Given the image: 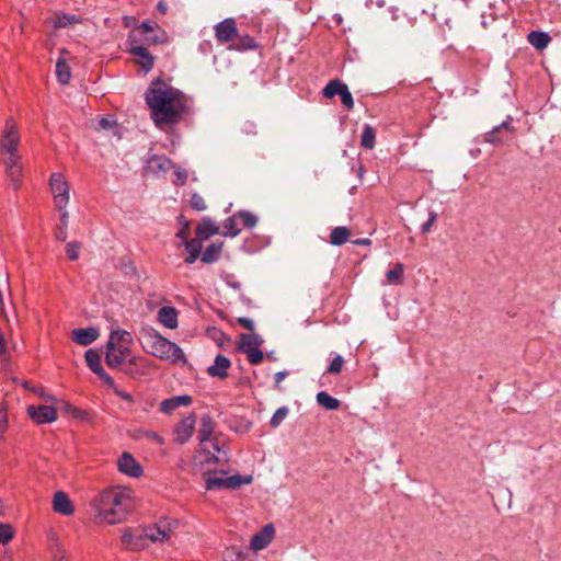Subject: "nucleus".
Here are the masks:
<instances>
[{
	"label": "nucleus",
	"mask_w": 561,
	"mask_h": 561,
	"mask_svg": "<svg viewBox=\"0 0 561 561\" xmlns=\"http://www.w3.org/2000/svg\"><path fill=\"white\" fill-rule=\"evenodd\" d=\"M135 505L133 490L121 485H113L100 491L91 502L94 520L102 526L123 524L131 514Z\"/></svg>",
	"instance_id": "f257e3e1"
},
{
	"label": "nucleus",
	"mask_w": 561,
	"mask_h": 561,
	"mask_svg": "<svg viewBox=\"0 0 561 561\" xmlns=\"http://www.w3.org/2000/svg\"><path fill=\"white\" fill-rule=\"evenodd\" d=\"M145 99L157 127L174 124L185 110L183 93L161 80L149 85Z\"/></svg>",
	"instance_id": "f03ea898"
},
{
	"label": "nucleus",
	"mask_w": 561,
	"mask_h": 561,
	"mask_svg": "<svg viewBox=\"0 0 561 561\" xmlns=\"http://www.w3.org/2000/svg\"><path fill=\"white\" fill-rule=\"evenodd\" d=\"M138 340L146 353L161 360L181 365L187 362L184 352L176 343L162 336L150 325H142L139 329Z\"/></svg>",
	"instance_id": "7ed1b4c3"
},
{
	"label": "nucleus",
	"mask_w": 561,
	"mask_h": 561,
	"mask_svg": "<svg viewBox=\"0 0 561 561\" xmlns=\"http://www.w3.org/2000/svg\"><path fill=\"white\" fill-rule=\"evenodd\" d=\"M131 343L133 337L129 332L122 329L113 330L106 343V364L111 368H119L127 363L149 367V363L144 357L131 355Z\"/></svg>",
	"instance_id": "20e7f679"
},
{
	"label": "nucleus",
	"mask_w": 561,
	"mask_h": 561,
	"mask_svg": "<svg viewBox=\"0 0 561 561\" xmlns=\"http://www.w3.org/2000/svg\"><path fill=\"white\" fill-rule=\"evenodd\" d=\"M252 480V476H227L225 471H218L205 479V488L207 491L219 489L234 490L241 485L250 484Z\"/></svg>",
	"instance_id": "39448f33"
},
{
	"label": "nucleus",
	"mask_w": 561,
	"mask_h": 561,
	"mask_svg": "<svg viewBox=\"0 0 561 561\" xmlns=\"http://www.w3.org/2000/svg\"><path fill=\"white\" fill-rule=\"evenodd\" d=\"M49 192L53 196L54 207L62 208L70 202V185L66 176L60 172H54L49 176Z\"/></svg>",
	"instance_id": "423d86ee"
},
{
	"label": "nucleus",
	"mask_w": 561,
	"mask_h": 561,
	"mask_svg": "<svg viewBox=\"0 0 561 561\" xmlns=\"http://www.w3.org/2000/svg\"><path fill=\"white\" fill-rule=\"evenodd\" d=\"M176 522H159L158 524L142 529L145 540L152 543H165L175 536Z\"/></svg>",
	"instance_id": "0eeeda50"
},
{
	"label": "nucleus",
	"mask_w": 561,
	"mask_h": 561,
	"mask_svg": "<svg viewBox=\"0 0 561 561\" xmlns=\"http://www.w3.org/2000/svg\"><path fill=\"white\" fill-rule=\"evenodd\" d=\"M263 340L257 334L242 333L239 335V350L244 353L252 365L263 360V352L260 350Z\"/></svg>",
	"instance_id": "6e6552de"
},
{
	"label": "nucleus",
	"mask_w": 561,
	"mask_h": 561,
	"mask_svg": "<svg viewBox=\"0 0 561 561\" xmlns=\"http://www.w3.org/2000/svg\"><path fill=\"white\" fill-rule=\"evenodd\" d=\"M20 145V134L15 122L10 117L5 121V126L1 135L0 148L2 153L18 152Z\"/></svg>",
	"instance_id": "1a4fd4ad"
},
{
	"label": "nucleus",
	"mask_w": 561,
	"mask_h": 561,
	"mask_svg": "<svg viewBox=\"0 0 561 561\" xmlns=\"http://www.w3.org/2000/svg\"><path fill=\"white\" fill-rule=\"evenodd\" d=\"M27 414L36 424H48L57 420L56 409L47 404L28 405Z\"/></svg>",
	"instance_id": "9d476101"
},
{
	"label": "nucleus",
	"mask_w": 561,
	"mask_h": 561,
	"mask_svg": "<svg viewBox=\"0 0 561 561\" xmlns=\"http://www.w3.org/2000/svg\"><path fill=\"white\" fill-rule=\"evenodd\" d=\"M196 425V417L194 414L184 416L174 427L173 434L176 443L183 445L193 435Z\"/></svg>",
	"instance_id": "9b49d317"
},
{
	"label": "nucleus",
	"mask_w": 561,
	"mask_h": 561,
	"mask_svg": "<svg viewBox=\"0 0 561 561\" xmlns=\"http://www.w3.org/2000/svg\"><path fill=\"white\" fill-rule=\"evenodd\" d=\"M129 50L137 58V62L145 69L146 72L151 70L153 67V57L149 54L148 49L137 44L135 33H131L128 37Z\"/></svg>",
	"instance_id": "f8f14e48"
},
{
	"label": "nucleus",
	"mask_w": 561,
	"mask_h": 561,
	"mask_svg": "<svg viewBox=\"0 0 561 561\" xmlns=\"http://www.w3.org/2000/svg\"><path fill=\"white\" fill-rule=\"evenodd\" d=\"M117 468L121 473L130 478H139L144 472L141 465L129 453H123L118 457Z\"/></svg>",
	"instance_id": "ddd939ff"
},
{
	"label": "nucleus",
	"mask_w": 561,
	"mask_h": 561,
	"mask_svg": "<svg viewBox=\"0 0 561 561\" xmlns=\"http://www.w3.org/2000/svg\"><path fill=\"white\" fill-rule=\"evenodd\" d=\"M238 36L236 21L232 18L225 19L215 25V37L217 42L229 43Z\"/></svg>",
	"instance_id": "4468645a"
},
{
	"label": "nucleus",
	"mask_w": 561,
	"mask_h": 561,
	"mask_svg": "<svg viewBox=\"0 0 561 561\" xmlns=\"http://www.w3.org/2000/svg\"><path fill=\"white\" fill-rule=\"evenodd\" d=\"M84 357H85L87 365L95 375H98L106 385L114 386L113 378L108 374L105 373V370L103 369V367L101 365V356L98 351L92 350V348L88 350L85 352Z\"/></svg>",
	"instance_id": "2eb2a0df"
},
{
	"label": "nucleus",
	"mask_w": 561,
	"mask_h": 561,
	"mask_svg": "<svg viewBox=\"0 0 561 561\" xmlns=\"http://www.w3.org/2000/svg\"><path fill=\"white\" fill-rule=\"evenodd\" d=\"M275 536V529L273 525L268 524L264 526L260 531L253 535L250 541V548L253 551H260L265 549Z\"/></svg>",
	"instance_id": "dca6fc26"
},
{
	"label": "nucleus",
	"mask_w": 561,
	"mask_h": 561,
	"mask_svg": "<svg viewBox=\"0 0 561 561\" xmlns=\"http://www.w3.org/2000/svg\"><path fill=\"white\" fill-rule=\"evenodd\" d=\"M100 336V332L96 328H80L71 331L72 341L79 345L87 346L96 341Z\"/></svg>",
	"instance_id": "f3484780"
},
{
	"label": "nucleus",
	"mask_w": 561,
	"mask_h": 561,
	"mask_svg": "<svg viewBox=\"0 0 561 561\" xmlns=\"http://www.w3.org/2000/svg\"><path fill=\"white\" fill-rule=\"evenodd\" d=\"M122 542L126 549L139 550L145 547V537L142 530L127 528L122 534Z\"/></svg>",
	"instance_id": "a211bd4d"
},
{
	"label": "nucleus",
	"mask_w": 561,
	"mask_h": 561,
	"mask_svg": "<svg viewBox=\"0 0 561 561\" xmlns=\"http://www.w3.org/2000/svg\"><path fill=\"white\" fill-rule=\"evenodd\" d=\"M142 36V39L149 44H158L167 41V34L164 31L156 33L154 27L149 22H144L140 27L134 32Z\"/></svg>",
	"instance_id": "6ab92c4d"
},
{
	"label": "nucleus",
	"mask_w": 561,
	"mask_h": 561,
	"mask_svg": "<svg viewBox=\"0 0 561 561\" xmlns=\"http://www.w3.org/2000/svg\"><path fill=\"white\" fill-rule=\"evenodd\" d=\"M149 172L161 175L172 169V161L163 154H153L147 161Z\"/></svg>",
	"instance_id": "aec40b11"
},
{
	"label": "nucleus",
	"mask_w": 561,
	"mask_h": 561,
	"mask_svg": "<svg viewBox=\"0 0 561 561\" xmlns=\"http://www.w3.org/2000/svg\"><path fill=\"white\" fill-rule=\"evenodd\" d=\"M53 510L61 515L69 516L75 512V506L67 493L58 491L53 499Z\"/></svg>",
	"instance_id": "412c9836"
},
{
	"label": "nucleus",
	"mask_w": 561,
	"mask_h": 561,
	"mask_svg": "<svg viewBox=\"0 0 561 561\" xmlns=\"http://www.w3.org/2000/svg\"><path fill=\"white\" fill-rule=\"evenodd\" d=\"M231 366V362L226 356L219 354L215 357L214 364L207 368V373L211 377L225 379L228 376V369Z\"/></svg>",
	"instance_id": "4be33fe9"
},
{
	"label": "nucleus",
	"mask_w": 561,
	"mask_h": 561,
	"mask_svg": "<svg viewBox=\"0 0 561 561\" xmlns=\"http://www.w3.org/2000/svg\"><path fill=\"white\" fill-rule=\"evenodd\" d=\"M157 319L160 324L168 329H176L178 328V311L174 307L164 306L159 309Z\"/></svg>",
	"instance_id": "5701e85b"
},
{
	"label": "nucleus",
	"mask_w": 561,
	"mask_h": 561,
	"mask_svg": "<svg viewBox=\"0 0 561 561\" xmlns=\"http://www.w3.org/2000/svg\"><path fill=\"white\" fill-rule=\"evenodd\" d=\"M185 250L187 251V256L185 257L186 264H193L199 256L203 248V240L196 236V238L191 240H185L182 242Z\"/></svg>",
	"instance_id": "b1692460"
},
{
	"label": "nucleus",
	"mask_w": 561,
	"mask_h": 561,
	"mask_svg": "<svg viewBox=\"0 0 561 561\" xmlns=\"http://www.w3.org/2000/svg\"><path fill=\"white\" fill-rule=\"evenodd\" d=\"M192 403V398L187 394L176 396L165 399L160 404V410L164 413H171L179 407H186Z\"/></svg>",
	"instance_id": "393cba45"
},
{
	"label": "nucleus",
	"mask_w": 561,
	"mask_h": 561,
	"mask_svg": "<svg viewBox=\"0 0 561 561\" xmlns=\"http://www.w3.org/2000/svg\"><path fill=\"white\" fill-rule=\"evenodd\" d=\"M60 54L61 56L58 58L56 64V77L60 84H67L71 79V71L67 64L66 57L64 56L67 54V51L62 49Z\"/></svg>",
	"instance_id": "a878e982"
},
{
	"label": "nucleus",
	"mask_w": 561,
	"mask_h": 561,
	"mask_svg": "<svg viewBox=\"0 0 561 561\" xmlns=\"http://www.w3.org/2000/svg\"><path fill=\"white\" fill-rule=\"evenodd\" d=\"M218 232V226L209 218H204L196 228V236L202 240H206Z\"/></svg>",
	"instance_id": "bb28decb"
},
{
	"label": "nucleus",
	"mask_w": 561,
	"mask_h": 561,
	"mask_svg": "<svg viewBox=\"0 0 561 561\" xmlns=\"http://www.w3.org/2000/svg\"><path fill=\"white\" fill-rule=\"evenodd\" d=\"M215 431V423L210 416L205 415L201 420V427L198 431V438L201 443L209 440Z\"/></svg>",
	"instance_id": "cd10ccee"
},
{
	"label": "nucleus",
	"mask_w": 561,
	"mask_h": 561,
	"mask_svg": "<svg viewBox=\"0 0 561 561\" xmlns=\"http://www.w3.org/2000/svg\"><path fill=\"white\" fill-rule=\"evenodd\" d=\"M222 245V242H213L211 244H209L202 253V261L204 263L216 262L221 254Z\"/></svg>",
	"instance_id": "c85d7f7f"
},
{
	"label": "nucleus",
	"mask_w": 561,
	"mask_h": 561,
	"mask_svg": "<svg viewBox=\"0 0 561 561\" xmlns=\"http://www.w3.org/2000/svg\"><path fill=\"white\" fill-rule=\"evenodd\" d=\"M527 39L537 49H545L550 43V36L545 32L531 31Z\"/></svg>",
	"instance_id": "c756f323"
},
{
	"label": "nucleus",
	"mask_w": 561,
	"mask_h": 561,
	"mask_svg": "<svg viewBox=\"0 0 561 561\" xmlns=\"http://www.w3.org/2000/svg\"><path fill=\"white\" fill-rule=\"evenodd\" d=\"M351 236L348 228L344 226L335 227L330 234V243L333 245L344 244Z\"/></svg>",
	"instance_id": "7c9ffc66"
},
{
	"label": "nucleus",
	"mask_w": 561,
	"mask_h": 561,
	"mask_svg": "<svg viewBox=\"0 0 561 561\" xmlns=\"http://www.w3.org/2000/svg\"><path fill=\"white\" fill-rule=\"evenodd\" d=\"M316 399L319 405L330 411L336 410L340 407V401L325 391L318 392Z\"/></svg>",
	"instance_id": "2f4dec72"
},
{
	"label": "nucleus",
	"mask_w": 561,
	"mask_h": 561,
	"mask_svg": "<svg viewBox=\"0 0 561 561\" xmlns=\"http://www.w3.org/2000/svg\"><path fill=\"white\" fill-rule=\"evenodd\" d=\"M404 266L402 263H396L391 270L386 273L387 283L398 285L402 283Z\"/></svg>",
	"instance_id": "473e14b6"
},
{
	"label": "nucleus",
	"mask_w": 561,
	"mask_h": 561,
	"mask_svg": "<svg viewBox=\"0 0 561 561\" xmlns=\"http://www.w3.org/2000/svg\"><path fill=\"white\" fill-rule=\"evenodd\" d=\"M236 215L227 218L222 224V234L226 237H236L240 233V225Z\"/></svg>",
	"instance_id": "72a5a7b5"
},
{
	"label": "nucleus",
	"mask_w": 561,
	"mask_h": 561,
	"mask_svg": "<svg viewBox=\"0 0 561 561\" xmlns=\"http://www.w3.org/2000/svg\"><path fill=\"white\" fill-rule=\"evenodd\" d=\"M224 561H247V552L240 547H229L224 551Z\"/></svg>",
	"instance_id": "f704fd0d"
},
{
	"label": "nucleus",
	"mask_w": 561,
	"mask_h": 561,
	"mask_svg": "<svg viewBox=\"0 0 561 561\" xmlns=\"http://www.w3.org/2000/svg\"><path fill=\"white\" fill-rule=\"evenodd\" d=\"M80 19L77 15L57 14L51 19L55 28L67 27L70 24L79 23Z\"/></svg>",
	"instance_id": "c9c22d12"
},
{
	"label": "nucleus",
	"mask_w": 561,
	"mask_h": 561,
	"mask_svg": "<svg viewBox=\"0 0 561 561\" xmlns=\"http://www.w3.org/2000/svg\"><path fill=\"white\" fill-rule=\"evenodd\" d=\"M376 133L375 129L366 124L363 128V134L360 138V144L363 147L367 149H373L375 147Z\"/></svg>",
	"instance_id": "e433bc0d"
},
{
	"label": "nucleus",
	"mask_w": 561,
	"mask_h": 561,
	"mask_svg": "<svg viewBox=\"0 0 561 561\" xmlns=\"http://www.w3.org/2000/svg\"><path fill=\"white\" fill-rule=\"evenodd\" d=\"M345 84L339 80H331L323 89V95L329 99L334 98L335 95H340L342 92V87Z\"/></svg>",
	"instance_id": "4c0bfd02"
},
{
	"label": "nucleus",
	"mask_w": 561,
	"mask_h": 561,
	"mask_svg": "<svg viewBox=\"0 0 561 561\" xmlns=\"http://www.w3.org/2000/svg\"><path fill=\"white\" fill-rule=\"evenodd\" d=\"M236 216L243 227L253 228L257 224V217L252 213L239 211Z\"/></svg>",
	"instance_id": "58836bf2"
},
{
	"label": "nucleus",
	"mask_w": 561,
	"mask_h": 561,
	"mask_svg": "<svg viewBox=\"0 0 561 561\" xmlns=\"http://www.w3.org/2000/svg\"><path fill=\"white\" fill-rule=\"evenodd\" d=\"M288 413H289L288 408H286V407L278 408L274 412L273 416L271 417V421H270L271 426L274 428L278 427L282 424V422L287 417Z\"/></svg>",
	"instance_id": "ea45409f"
},
{
	"label": "nucleus",
	"mask_w": 561,
	"mask_h": 561,
	"mask_svg": "<svg viewBox=\"0 0 561 561\" xmlns=\"http://www.w3.org/2000/svg\"><path fill=\"white\" fill-rule=\"evenodd\" d=\"M14 537V529L10 524L0 523V543H8Z\"/></svg>",
	"instance_id": "a19ab883"
},
{
	"label": "nucleus",
	"mask_w": 561,
	"mask_h": 561,
	"mask_svg": "<svg viewBox=\"0 0 561 561\" xmlns=\"http://www.w3.org/2000/svg\"><path fill=\"white\" fill-rule=\"evenodd\" d=\"M343 365H344V358L341 355H336L331 360L325 373L331 374V375L340 374L342 371Z\"/></svg>",
	"instance_id": "79ce46f5"
},
{
	"label": "nucleus",
	"mask_w": 561,
	"mask_h": 561,
	"mask_svg": "<svg viewBox=\"0 0 561 561\" xmlns=\"http://www.w3.org/2000/svg\"><path fill=\"white\" fill-rule=\"evenodd\" d=\"M7 174L10 178L13 188L16 190L22 179V165L7 169Z\"/></svg>",
	"instance_id": "37998d69"
},
{
	"label": "nucleus",
	"mask_w": 561,
	"mask_h": 561,
	"mask_svg": "<svg viewBox=\"0 0 561 561\" xmlns=\"http://www.w3.org/2000/svg\"><path fill=\"white\" fill-rule=\"evenodd\" d=\"M510 125L507 122H503L501 125L494 127L486 136H485V139L488 142H491V144H501L503 141L502 138L497 137V134L500 133L501 129L503 128H508Z\"/></svg>",
	"instance_id": "c03bdc74"
},
{
	"label": "nucleus",
	"mask_w": 561,
	"mask_h": 561,
	"mask_svg": "<svg viewBox=\"0 0 561 561\" xmlns=\"http://www.w3.org/2000/svg\"><path fill=\"white\" fill-rule=\"evenodd\" d=\"M3 154H4L3 163L5 165V170L21 165V156L19 154V152H9V153H3Z\"/></svg>",
	"instance_id": "a18cd8bd"
},
{
	"label": "nucleus",
	"mask_w": 561,
	"mask_h": 561,
	"mask_svg": "<svg viewBox=\"0 0 561 561\" xmlns=\"http://www.w3.org/2000/svg\"><path fill=\"white\" fill-rule=\"evenodd\" d=\"M81 245L79 242H69L66 245V254L69 260L75 261L79 257Z\"/></svg>",
	"instance_id": "49530a36"
},
{
	"label": "nucleus",
	"mask_w": 561,
	"mask_h": 561,
	"mask_svg": "<svg viewBox=\"0 0 561 561\" xmlns=\"http://www.w3.org/2000/svg\"><path fill=\"white\" fill-rule=\"evenodd\" d=\"M340 98H341V102L342 104L347 108V110H352L354 107V101H353V96L347 88V85L345 84L344 87H342V92L340 94Z\"/></svg>",
	"instance_id": "de8ad7c7"
},
{
	"label": "nucleus",
	"mask_w": 561,
	"mask_h": 561,
	"mask_svg": "<svg viewBox=\"0 0 561 561\" xmlns=\"http://www.w3.org/2000/svg\"><path fill=\"white\" fill-rule=\"evenodd\" d=\"M190 203L192 208L198 211H203L207 207L204 198L197 193L192 194Z\"/></svg>",
	"instance_id": "09e8293b"
},
{
	"label": "nucleus",
	"mask_w": 561,
	"mask_h": 561,
	"mask_svg": "<svg viewBox=\"0 0 561 561\" xmlns=\"http://www.w3.org/2000/svg\"><path fill=\"white\" fill-rule=\"evenodd\" d=\"M255 47V42L251 36H244L241 42L236 44L232 48L237 50H247Z\"/></svg>",
	"instance_id": "8fccbe9b"
},
{
	"label": "nucleus",
	"mask_w": 561,
	"mask_h": 561,
	"mask_svg": "<svg viewBox=\"0 0 561 561\" xmlns=\"http://www.w3.org/2000/svg\"><path fill=\"white\" fill-rule=\"evenodd\" d=\"M175 180L174 183L176 185H184L187 180V172L182 168H176L174 170Z\"/></svg>",
	"instance_id": "3c124183"
},
{
	"label": "nucleus",
	"mask_w": 561,
	"mask_h": 561,
	"mask_svg": "<svg viewBox=\"0 0 561 561\" xmlns=\"http://www.w3.org/2000/svg\"><path fill=\"white\" fill-rule=\"evenodd\" d=\"M436 219H437V214L435 211L431 210L428 213V220L422 225L421 231L423 233L430 232V230H431L432 226L434 225V222L436 221Z\"/></svg>",
	"instance_id": "603ef678"
},
{
	"label": "nucleus",
	"mask_w": 561,
	"mask_h": 561,
	"mask_svg": "<svg viewBox=\"0 0 561 561\" xmlns=\"http://www.w3.org/2000/svg\"><path fill=\"white\" fill-rule=\"evenodd\" d=\"M32 391L41 397L45 402L55 403L57 401L55 396L45 392L42 388H33Z\"/></svg>",
	"instance_id": "864d4df0"
},
{
	"label": "nucleus",
	"mask_w": 561,
	"mask_h": 561,
	"mask_svg": "<svg viewBox=\"0 0 561 561\" xmlns=\"http://www.w3.org/2000/svg\"><path fill=\"white\" fill-rule=\"evenodd\" d=\"M68 237V226L57 225L55 229V238L58 241H65Z\"/></svg>",
	"instance_id": "5fc2aeb1"
},
{
	"label": "nucleus",
	"mask_w": 561,
	"mask_h": 561,
	"mask_svg": "<svg viewBox=\"0 0 561 561\" xmlns=\"http://www.w3.org/2000/svg\"><path fill=\"white\" fill-rule=\"evenodd\" d=\"M57 211H59V222L58 225L68 226L69 224V211L67 210V206H64L62 208H55Z\"/></svg>",
	"instance_id": "6e6d98bb"
},
{
	"label": "nucleus",
	"mask_w": 561,
	"mask_h": 561,
	"mask_svg": "<svg viewBox=\"0 0 561 561\" xmlns=\"http://www.w3.org/2000/svg\"><path fill=\"white\" fill-rule=\"evenodd\" d=\"M99 125L102 129L107 130L115 126V121L111 116L101 117L99 121Z\"/></svg>",
	"instance_id": "4d7b16f0"
},
{
	"label": "nucleus",
	"mask_w": 561,
	"mask_h": 561,
	"mask_svg": "<svg viewBox=\"0 0 561 561\" xmlns=\"http://www.w3.org/2000/svg\"><path fill=\"white\" fill-rule=\"evenodd\" d=\"M113 388V391L116 396H118L121 399L127 401V402H133L134 399H133V396L124 390H121L119 388H117L115 385L114 386H111Z\"/></svg>",
	"instance_id": "13d9d810"
},
{
	"label": "nucleus",
	"mask_w": 561,
	"mask_h": 561,
	"mask_svg": "<svg viewBox=\"0 0 561 561\" xmlns=\"http://www.w3.org/2000/svg\"><path fill=\"white\" fill-rule=\"evenodd\" d=\"M8 420L5 410L0 405V437L7 431Z\"/></svg>",
	"instance_id": "bf43d9fd"
},
{
	"label": "nucleus",
	"mask_w": 561,
	"mask_h": 561,
	"mask_svg": "<svg viewBox=\"0 0 561 561\" xmlns=\"http://www.w3.org/2000/svg\"><path fill=\"white\" fill-rule=\"evenodd\" d=\"M237 321L244 329H247L249 331H253L254 330V322L250 318L241 317V318H238Z\"/></svg>",
	"instance_id": "052dcab7"
},
{
	"label": "nucleus",
	"mask_w": 561,
	"mask_h": 561,
	"mask_svg": "<svg viewBox=\"0 0 561 561\" xmlns=\"http://www.w3.org/2000/svg\"><path fill=\"white\" fill-rule=\"evenodd\" d=\"M188 222H184L183 227L176 232V238L181 239L183 242L187 240V233H188Z\"/></svg>",
	"instance_id": "680f3d73"
},
{
	"label": "nucleus",
	"mask_w": 561,
	"mask_h": 561,
	"mask_svg": "<svg viewBox=\"0 0 561 561\" xmlns=\"http://www.w3.org/2000/svg\"><path fill=\"white\" fill-rule=\"evenodd\" d=\"M214 449L217 451V456L214 455V458H215V461L216 462H220V461H226L227 460V455L225 451H222L217 444H214Z\"/></svg>",
	"instance_id": "e2e57ef3"
},
{
	"label": "nucleus",
	"mask_w": 561,
	"mask_h": 561,
	"mask_svg": "<svg viewBox=\"0 0 561 561\" xmlns=\"http://www.w3.org/2000/svg\"><path fill=\"white\" fill-rule=\"evenodd\" d=\"M146 437L151 439L152 442L157 443L158 445L164 444V439L156 432H148L146 434Z\"/></svg>",
	"instance_id": "0e129e2a"
},
{
	"label": "nucleus",
	"mask_w": 561,
	"mask_h": 561,
	"mask_svg": "<svg viewBox=\"0 0 561 561\" xmlns=\"http://www.w3.org/2000/svg\"><path fill=\"white\" fill-rule=\"evenodd\" d=\"M287 375H288L287 371L276 373L274 376L276 386H278L287 377Z\"/></svg>",
	"instance_id": "69168bd1"
},
{
	"label": "nucleus",
	"mask_w": 561,
	"mask_h": 561,
	"mask_svg": "<svg viewBox=\"0 0 561 561\" xmlns=\"http://www.w3.org/2000/svg\"><path fill=\"white\" fill-rule=\"evenodd\" d=\"M353 243L356 245H369L371 243V241L368 238H363V239L354 240Z\"/></svg>",
	"instance_id": "338daca9"
},
{
	"label": "nucleus",
	"mask_w": 561,
	"mask_h": 561,
	"mask_svg": "<svg viewBox=\"0 0 561 561\" xmlns=\"http://www.w3.org/2000/svg\"><path fill=\"white\" fill-rule=\"evenodd\" d=\"M157 9H158L159 12L164 14L167 12V10H168V5H167V3L164 1H160L158 3V5H157Z\"/></svg>",
	"instance_id": "774afa93"
}]
</instances>
